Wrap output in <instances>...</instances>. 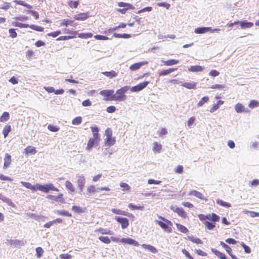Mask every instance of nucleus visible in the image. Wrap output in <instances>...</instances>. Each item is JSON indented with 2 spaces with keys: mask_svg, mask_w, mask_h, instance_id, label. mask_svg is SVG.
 I'll return each mask as SVG.
<instances>
[{
  "mask_svg": "<svg viewBox=\"0 0 259 259\" xmlns=\"http://www.w3.org/2000/svg\"><path fill=\"white\" fill-rule=\"evenodd\" d=\"M91 130L93 134V136L95 139L99 138V129L97 126L91 127Z\"/></svg>",
  "mask_w": 259,
  "mask_h": 259,
  "instance_id": "obj_42",
  "label": "nucleus"
},
{
  "mask_svg": "<svg viewBox=\"0 0 259 259\" xmlns=\"http://www.w3.org/2000/svg\"><path fill=\"white\" fill-rule=\"evenodd\" d=\"M219 72L217 70H211L209 72V75L212 77L217 76L219 75Z\"/></svg>",
  "mask_w": 259,
  "mask_h": 259,
  "instance_id": "obj_60",
  "label": "nucleus"
},
{
  "mask_svg": "<svg viewBox=\"0 0 259 259\" xmlns=\"http://www.w3.org/2000/svg\"><path fill=\"white\" fill-rule=\"evenodd\" d=\"M29 27H30V28H31L32 29H33L34 30L37 31L39 32H42L44 31V27H42L41 26H37V25H33V24L29 25Z\"/></svg>",
  "mask_w": 259,
  "mask_h": 259,
  "instance_id": "obj_44",
  "label": "nucleus"
},
{
  "mask_svg": "<svg viewBox=\"0 0 259 259\" xmlns=\"http://www.w3.org/2000/svg\"><path fill=\"white\" fill-rule=\"evenodd\" d=\"M204 69V67L199 65L191 66L188 68V71L190 72H197L203 71Z\"/></svg>",
  "mask_w": 259,
  "mask_h": 259,
  "instance_id": "obj_17",
  "label": "nucleus"
},
{
  "mask_svg": "<svg viewBox=\"0 0 259 259\" xmlns=\"http://www.w3.org/2000/svg\"><path fill=\"white\" fill-rule=\"evenodd\" d=\"M195 119L194 117H191L189 119L188 121V125L189 127L192 128L193 127V125L195 121Z\"/></svg>",
  "mask_w": 259,
  "mask_h": 259,
  "instance_id": "obj_62",
  "label": "nucleus"
},
{
  "mask_svg": "<svg viewBox=\"0 0 259 259\" xmlns=\"http://www.w3.org/2000/svg\"><path fill=\"white\" fill-rule=\"evenodd\" d=\"M239 24L241 28L242 29L250 28L253 25V23L252 22H247L245 20L241 21H239Z\"/></svg>",
  "mask_w": 259,
  "mask_h": 259,
  "instance_id": "obj_12",
  "label": "nucleus"
},
{
  "mask_svg": "<svg viewBox=\"0 0 259 259\" xmlns=\"http://www.w3.org/2000/svg\"><path fill=\"white\" fill-rule=\"evenodd\" d=\"M234 109L237 113H242L244 111L247 112V111L245 110L244 106L239 103L235 106Z\"/></svg>",
  "mask_w": 259,
  "mask_h": 259,
  "instance_id": "obj_24",
  "label": "nucleus"
},
{
  "mask_svg": "<svg viewBox=\"0 0 259 259\" xmlns=\"http://www.w3.org/2000/svg\"><path fill=\"white\" fill-rule=\"evenodd\" d=\"M190 196H194L196 197L199 198L201 200H203L204 199V197L203 195L200 192L196 191V190H191L189 192L188 194Z\"/></svg>",
  "mask_w": 259,
  "mask_h": 259,
  "instance_id": "obj_18",
  "label": "nucleus"
},
{
  "mask_svg": "<svg viewBox=\"0 0 259 259\" xmlns=\"http://www.w3.org/2000/svg\"><path fill=\"white\" fill-rule=\"evenodd\" d=\"M212 252L220 259H227L226 255L224 253L218 251L214 248L211 249Z\"/></svg>",
  "mask_w": 259,
  "mask_h": 259,
  "instance_id": "obj_25",
  "label": "nucleus"
},
{
  "mask_svg": "<svg viewBox=\"0 0 259 259\" xmlns=\"http://www.w3.org/2000/svg\"><path fill=\"white\" fill-rule=\"evenodd\" d=\"M209 100V98L207 96L203 97L198 102L197 105L199 107L202 106L203 104L206 103Z\"/></svg>",
  "mask_w": 259,
  "mask_h": 259,
  "instance_id": "obj_48",
  "label": "nucleus"
},
{
  "mask_svg": "<svg viewBox=\"0 0 259 259\" xmlns=\"http://www.w3.org/2000/svg\"><path fill=\"white\" fill-rule=\"evenodd\" d=\"M176 226L178 230L180 232L185 234L188 232V229L184 226L179 224H177Z\"/></svg>",
  "mask_w": 259,
  "mask_h": 259,
  "instance_id": "obj_39",
  "label": "nucleus"
},
{
  "mask_svg": "<svg viewBox=\"0 0 259 259\" xmlns=\"http://www.w3.org/2000/svg\"><path fill=\"white\" fill-rule=\"evenodd\" d=\"M259 106V103L258 102L252 100H251L249 104V107L251 108H254L257 107Z\"/></svg>",
  "mask_w": 259,
  "mask_h": 259,
  "instance_id": "obj_50",
  "label": "nucleus"
},
{
  "mask_svg": "<svg viewBox=\"0 0 259 259\" xmlns=\"http://www.w3.org/2000/svg\"><path fill=\"white\" fill-rule=\"evenodd\" d=\"M120 242H121L122 243H123L124 244L132 245L135 246H138L139 245V243H138V242H137V241H136L135 240H134L133 239L130 238H122L120 240Z\"/></svg>",
  "mask_w": 259,
  "mask_h": 259,
  "instance_id": "obj_10",
  "label": "nucleus"
},
{
  "mask_svg": "<svg viewBox=\"0 0 259 259\" xmlns=\"http://www.w3.org/2000/svg\"><path fill=\"white\" fill-rule=\"evenodd\" d=\"M115 219L121 225L122 229L127 228L129 225L127 219L121 217H116Z\"/></svg>",
  "mask_w": 259,
  "mask_h": 259,
  "instance_id": "obj_9",
  "label": "nucleus"
},
{
  "mask_svg": "<svg viewBox=\"0 0 259 259\" xmlns=\"http://www.w3.org/2000/svg\"><path fill=\"white\" fill-rule=\"evenodd\" d=\"M114 93L113 90H105L100 91V94L104 96L106 101H114Z\"/></svg>",
  "mask_w": 259,
  "mask_h": 259,
  "instance_id": "obj_6",
  "label": "nucleus"
},
{
  "mask_svg": "<svg viewBox=\"0 0 259 259\" xmlns=\"http://www.w3.org/2000/svg\"><path fill=\"white\" fill-rule=\"evenodd\" d=\"M147 61H142L135 63L130 67V69L132 71H135L139 69L142 66L147 64Z\"/></svg>",
  "mask_w": 259,
  "mask_h": 259,
  "instance_id": "obj_13",
  "label": "nucleus"
},
{
  "mask_svg": "<svg viewBox=\"0 0 259 259\" xmlns=\"http://www.w3.org/2000/svg\"><path fill=\"white\" fill-rule=\"evenodd\" d=\"M26 13L31 15L35 19H38L39 18L38 13L34 10H27Z\"/></svg>",
  "mask_w": 259,
  "mask_h": 259,
  "instance_id": "obj_45",
  "label": "nucleus"
},
{
  "mask_svg": "<svg viewBox=\"0 0 259 259\" xmlns=\"http://www.w3.org/2000/svg\"><path fill=\"white\" fill-rule=\"evenodd\" d=\"M210 88L212 89L223 90L224 91H226L228 89L227 87L225 84H215L212 85Z\"/></svg>",
  "mask_w": 259,
  "mask_h": 259,
  "instance_id": "obj_36",
  "label": "nucleus"
},
{
  "mask_svg": "<svg viewBox=\"0 0 259 259\" xmlns=\"http://www.w3.org/2000/svg\"><path fill=\"white\" fill-rule=\"evenodd\" d=\"M259 185V180L254 179L249 182V186L251 187H256Z\"/></svg>",
  "mask_w": 259,
  "mask_h": 259,
  "instance_id": "obj_51",
  "label": "nucleus"
},
{
  "mask_svg": "<svg viewBox=\"0 0 259 259\" xmlns=\"http://www.w3.org/2000/svg\"><path fill=\"white\" fill-rule=\"evenodd\" d=\"M10 118V115L9 112H4L2 116L0 117V121L4 122L7 121Z\"/></svg>",
  "mask_w": 259,
  "mask_h": 259,
  "instance_id": "obj_33",
  "label": "nucleus"
},
{
  "mask_svg": "<svg viewBox=\"0 0 259 259\" xmlns=\"http://www.w3.org/2000/svg\"><path fill=\"white\" fill-rule=\"evenodd\" d=\"M77 25V23H75L73 20L64 19L63 22L60 24V25L62 26H68L70 25L72 27H76Z\"/></svg>",
  "mask_w": 259,
  "mask_h": 259,
  "instance_id": "obj_14",
  "label": "nucleus"
},
{
  "mask_svg": "<svg viewBox=\"0 0 259 259\" xmlns=\"http://www.w3.org/2000/svg\"><path fill=\"white\" fill-rule=\"evenodd\" d=\"M161 218L163 221V222L161 221H156V223L165 231L170 232L171 230V226H172L171 222L167 220L164 219L163 218Z\"/></svg>",
  "mask_w": 259,
  "mask_h": 259,
  "instance_id": "obj_5",
  "label": "nucleus"
},
{
  "mask_svg": "<svg viewBox=\"0 0 259 259\" xmlns=\"http://www.w3.org/2000/svg\"><path fill=\"white\" fill-rule=\"evenodd\" d=\"M128 207L131 210L142 209V206L135 205L133 204L132 203L129 204Z\"/></svg>",
  "mask_w": 259,
  "mask_h": 259,
  "instance_id": "obj_57",
  "label": "nucleus"
},
{
  "mask_svg": "<svg viewBox=\"0 0 259 259\" xmlns=\"http://www.w3.org/2000/svg\"><path fill=\"white\" fill-rule=\"evenodd\" d=\"M11 131V126L9 125H6L3 130V134L5 138H6Z\"/></svg>",
  "mask_w": 259,
  "mask_h": 259,
  "instance_id": "obj_37",
  "label": "nucleus"
},
{
  "mask_svg": "<svg viewBox=\"0 0 259 259\" xmlns=\"http://www.w3.org/2000/svg\"><path fill=\"white\" fill-rule=\"evenodd\" d=\"M36 252L37 257L39 258L41 256L42 253H44V250L41 247H38L36 248Z\"/></svg>",
  "mask_w": 259,
  "mask_h": 259,
  "instance_id": "obj_52",
  "label": "nucleus"
},
{
  "mask_svg": "<svg viewBox=\"0 0 259 259\" xmlns=\"http://www.w3.org/2000/svg\"><path fill=\"white\" fill-rule=\"evenodd\" d=\"M217 203L219 205L228 208L231 206V204L229 203L225 202L222 200L218 199L217 201Z\"/></svg>",
  "mask_w": 259,
  "mask_h": 259,
  "instance_id": "obj_49",
  "label": "nucleus"
},
{
  "mask_svg": "<svg viewBox=\"0 0 259 259\" xmlns=\"http://www.w3.org/2000/svg\"><path fill=\"white\" fill-rule=\"evenodd\" d=\"M21 184L26 187L27 189H30L32 191H36V185H32L29 182H25L23 181L21 182Z\"/></svg>",
  "mask_w": 259,
  "mask_h": 259,
  "instance_id": "obj_26",
  "label": "nucleus"
},
{
  "mask_svg": "<svg viewBox=\"0 0 259 259\" xmlns=\"http://www.w3.org/2000/svg\"><path fill=\"white\" fill-rule=\"evenodd\" d=\"M182 252L189 259H194L193 257L190 255L189 252L186 249H183Z\"/></svg>",
  "mask_w": 259,
  "mask_h": 259,
  "instance_id": "obj_63",
  "label": "nucleus"
},
{
  "mask_svg": "<svg viewBox=\"0 0 259 259\" xmlns=\"http://www.w3.org/2000/svg\"><path fill=\"white\" fill-rule=\"evenodd\" d=\"M130 86L126 85L117 90L116 92V94H114V101L119 102L124 101L125 99L124 94L130 89Z\"/></svg>",
  "mask_w": 259,
  "mask_h": 259,
  "instance_id": "obj_2",
  "label": "nucleus"
},
{
  "mask_svg": "<svg viewBox=\"0 0 259 259\" xmlns=\"http://www.w3.org/2000/svg\"><path fill=\"white\" fill-rule=\"evenodd\" d=\"M93 36V34L91 33H81L78 34V37L81 38H89Z\"/></svg>",
  "mask_w": 259,
  "mask_h": 259,
  "instance_id": "obj_43",
  "label": "nucleus"
},
{
  "mask_svg": "<svg viewBox=\"0 0 259 259\" xmlns=\"http://www.w3.org/2000/svg\"><path fill=\"white\" fill-rule=\"evenodd\" d=\"M220 244L226 250V251L229 255L232 253V249L229 245L223 241H221Z\"/></svg>",
  "mask_w": 259,
  "mask_h": 259,
  "instance_id": "obj_38",
  "label": "nucleus"
},
{
  "mask_svg": "<svg viewBox=\"0 0 259 259\" xmlns=\"http://www.w3.org/2000/svg\"><path fill=\"white\" fill-rule=\"evenodd\" d=\"M162 63L166 66H172L179 63V61L175 59H170L166 61H162Z\"/></svg>",
  "mask_w": 259,
  "mask_h": 259,
  "instance_id": "obj_30",
  "label": "nucleus"
},
{
  "mask_svg": "<svg viewBox=\"0 0 259 259\" xmlns=\"http://www.w3.org/2000/svg\"><path fill=\"white\" fill-rule=\"evenodd\" d=\"M95 232H99L101 233V234H108V235H112L113 232L112 231H110L109 230H106L105 229H103L102 228H99V229H97Z\"/></svg>",
  "mask_w": 259,
  "mask_h": 259,
  "instance_id": "obj_29",
  "label": "nucleus"
},
{
  "mask_svg": "<svg viewBox=\"0 0 259 259\" xmlns=\"http://www.w3.org/2000/svg\"><path fill=\"white\" fill-rule=\"evenodd\" d=\"M97 139H95L94 137L93 138H90L88 141L87 148L88 150L91 149L94 146L95 142Z\"/></svg>",
  "mask_w": 259,
  "mask_h": 259,
  "instance_id": "obj_40",
  "label": "nucleus"
},
{
  "mask_svg": "<svg viewBox=\"0 0 259 259\" xmlns=\"http://www.w3.org/2000/svg\"><path fill=\"white\" fill-rule=\"evenodd\" d=\"M77 184L78 188L79 189V193H81L83 189L85 183V179L83 176L80 175L77 176Z\"/></svg>",
  "mask_w": 259,
  "mask_h": 259,
  "instance_id": "obj_8",
  "label": "nucleus"
},
{
  "mask_svg": "<svg viewBox=\"0 0 259 259\" xmlns=\"http://www.w3.org/2000/svg\"><path fill=\"white\" fill-rule=\"evenodd\" d=\"M74 36H61L59 37H58L57 40H66L69 39L73 38Z\"/></svg>",
  "mask_w": 259,
  "mask_h": 259,
  "instance_id": "obj_55",
  "label": "nucleus"
},
{
  "mask_svg": "<svg viewBox=\"0 0 259 259\" xmlns=\"http://www.w3.org/2000/svg\"><path fill=\"white\" fill-rule=\"evenodd\" d=\"M82 122V118L80 116H77L72 120V124L73 125H79Z\"/></svg>",
  "mask_w": 259,
  "mask_h": 259,
  "instance_id": "obj_46",
  "label": "nucleus"
},
{
  "mask_svg": "<svg viewBox=\"0 0 259 259\" xmlns=\"http://www.w3.org/2000/svg\"><path fill=\"white\" fill-rule=\"evenodd\" d=\"M94 37L97 40H108L109 39V38L108 37H107L106 36L101 35H99V34L95 35Z\"/></svg>",
  "mask_w": 259,
  "mask_h": 259,
  "instance_id": "obj_58",
  "label": "nucleus"
},
{
  "mask_svg": "<svg viewBox=\"0 0 259 259\" xmlns=\"http://www.w3.org/2000/svg\"><path fill=\"white\" fill-rule=\"evenodd\" d=\"M26 154H34L36 152V150L34 147L27 146L25 149Z\"/></svg>",
  "mask_w": 259,
  "mask_h": 259,
  "instance_id": "obj_31",
  "label": "nucleus"
},
{
  "mask_svg": "<svg viewBox=\"0 0 259 259\" xmlns=\"http://www.w3.org/2000/svg\"><path fill=\"white\" fill-rule=\"evenodd\" d=\"M162 149V145L157 142H155L153 144L152 150L154 152L159 153Z\"/></svg>",
  "mask_w": 259,
  "mask_h": 259,
  "instance_id": "obj_21",
  "label": "nucleus"
},
{
  "mask_svg": "<svg viewBox=\"0 0 259 259\" xmlns=\"http://www.w3.org/2000/svg\"><path fill=\"white\" fill-rule=\"evenodd\" d=\"M142 246L144 248L149 250L150 251H151V252H152L153 253H155L157 252V249L155 247H154L151 245H147V244H142Z\"/></svg>",
  "mask_w": 259,
  "mask_h": 259,
  "instance_id": "obj_28",
  "label": "nucleus"
},
{
  "mask_svg": "<svg viewBox=\"0 0 259 259\" xmlns=\"http://www.w3.org/2000/svg\"><path fill=\"white\" fill-rule=\"evenodd\" d=\"M116 110V107L114 106H110L107 108L106 111L109 113H113Z\"/></svg>",
  "mask_w": 259,
  "mask_h": 259,
  "instance_id": "obj_64",
  "label": "nucleus"
},
{
  "mask_svg": "<svg viewBox=\"0 0 259 259\" xmlns=\"http://www.w3.org/2000/svg\"><path fill=\"white\" fill-rule=\"evenodd\" d=\"M177 69V68H169L168 69H166V70H163L162 71H161V72H160L159 73V75L160 76H165V75H166L170 73H171L172 72L176 70Z\"/></svg>",
  "mask_w": 259,
  "mask_h": 259,
  "instance_id": "obj_34",
  "label": "nucleus"
},
{
  "mask_svg": "<svg viewBox=\"0 0 259 259\" xmlns=\"http://www.w3.org/2000/svg\"><path fill=\"white\" fill-rule=\"evenodd\" d=\"M187 239L188 240L191 241L193 243H196V244H202L203 243L202 241L200 239H199L198 238L194 237L193 236H187Z\"/></svg>",
  "mask_w": 259,
  "mask_h": 259,
  "instance_id": "obj_22",
  "label": "nucleus"
},
{
  "mask_svg": "<svg viewBox=\"0 0 259 259\" xmlns=\"http://www.w3.org/2000/svg\"><path fill=\"white\" fill-rule=\"evenodd\" d=\"M113 153V150L112 149L109 148H105L103 152V156L109 157Z\"/></svg>",
  "mask_w": 259,
  "mask_h": 259,
  "instance_id": "obj_35",
  "label": "nucleus"
},
{
  "mask_svg": "<svg viewBox=\"0 0 259 259\" xmlns=\"http://www.w3.org/2000/svg\"><path fill=\"white\" fill-rule=\"evenodd\" d=\"M11 163V156L8 154L6 153L5 156L4 158V168H8Z\"/></svg>",
  "mask_w": 259,
  "mask_h": 259,
  "instance_id": "obj_16",
  "label": "nucleus"
},
{
  "mask_svg": "<svg viewBox=\"0 0 259 259\" xmlns=\"http://www.w3.org/2000/svg\"><path fill=\"white\" fill-rule=\"evenodd\" d=\"M157 6L159 7H162L165 8L166 9H169L170 7V4L165 2L158 3Z\"/></svg>",
  "mask_w": 259,
  "mask_h": 259,
  "instance_id": "obj_56",
  "label": "nucleus"
},
{
  "mask_svg": "<svg viewBox=\"0 0 259 259\" xmlns=\"http://www.w3.org/2000/svg\"><path fill=\"white\" fill-rule=\"evenodd\" d=\"M99 239L106 244H109L111 242V239L107 236H100L99 237Z\"/></svg>",
  "mask_w": 259,
  "mask_h": 259,
  "instance_id": "obj_47",
  "label": "nucleus"
},
{
  "mask_svg": "<svg viewBox=\"0 0 259 259\" xmlns=\"http://www.w3.org/2000/svg\"><path fill=\"white\" fill-rule=\"evenodd\" d=\"M150 83L149 81H145L140 83L135 86L130 88V90L132 92H138L145 89Z\"/></svg>",
  "mask_w": 259,
  "mask_h": 259,
  "instance_id": "obj_7",
  "label": "nucleus"
},
{
  "mask_svg": "<svg viewBox=\"0 0 259 259\" xmlns=\"http://www.w3.org/2000/svg\"><path fill=\"white\" fill-rule=\"evenodd\" d=\"M48 128L51 132H56L59 130V127L57 126L49 124L48 126Z\"/></svg>",
  "mask_w": 259,
  "mask_h": 259,
  "instance_id": "obj_54",
  "label": "nucleus"
},
{
  "mask_svg": "<svg viewBox=\"0 0 259 259\" xmlns=\"http://www.w3.org/2000/svg\"><path fill=\"white\" fill-rule=\"evenodd\" d=\"M102 74L105 75L106 76L109 77V78H112L117 75V73L114 70H111V71L102 72Z\"/></svg>",
  "mask_w": 259,
  "mask_h": 259,
  "instance_id": "obj_23",
  "label": "nucleus"
},
{
  "mask_svg": "<svg viewBox=\"0 0 259 259\" xmlns=\"http://www.w3.org/2000/svg\"><path fill=\"white\" fill-rule=\"evenodd\" d=\"M14 2L15 3H16V4H17V5H21V6H24L26 8H27L28 9H29L32 8V6L31 5H29V4H28L27 3H25L23 1H21V0H14Z\"/></svg>",
  "mask_w": 259,
  "mask_h": 259,
  "instance_id": "obj_32",
  "label": "nucleus"
},
{
  "mask_svg": "<svg viewBox=\"0 0 259 259\" xmlns=\"http://www.w3.org/2000/svg\"><path fill=\"white\" fill-rule=\"evenodd\" d=\"M60 258L61 259H71L72 255L68 253L61 254L60 255Z\"/></svg>",
  "mask_w": 259,
  "mask_h": 259,
  "instance_id": "obj_61",
  "label": "nucleus"
},
{
  "mask_svg": "<svg viewBox=\"0 0 259 259\" xmlns=\"http://www.w3.org/2000/svg\"><path fill=\"white\" fill-rule=\"evenodd\" d=\"M39 190L41 192L45 193H48L50 190L55 191H59V189L56 187H55L53 184L51 183L45 184V185H41L39 184H36V191Z\"/></svg>",
  "mask_w": 259,
  "mask_h": 259,
  "instance_id": "obj_3",
  "label": "nucleus"
},
{
  "mask_svg": "<svg viewBox=\"0 0 259 259\" xmlns=\"http://www.w3.org/2000/svg\"><path fill=\"white\" fill-rule=\"evenodd\" d=\"M66 188L70 192L73 193L75 192V188L72 184L69 181H66L65 183Z\"/></svg>",
  "mask_w": 259,
  "mask_h": 259,
  "instance_id": "obj_27",
  "label": "nucleus"
},
{
  "mask_svg": "<svg viewBox=\"0 0 259 259\" xmlns=\"http://www.w3.org/2000/svg\"><path fill=\"white\" fill-rule=\"evenodd\" d=\"M209 30H210L209 27H201L195 28L194 32L197 34H202L208 32Z\"/></svg>",
  "mask_w": 259,
  "mask_h": 259,
  "instance_id": "obj_20",
  "label": "nucleus"
},
{
  "mask_svg": "<svg viewBox=\"0 0 259 259\" xmlns=\"http://www.w3.org/2000/svg\"><path fill=\"white\" fill-rule=\"evenodd\" d=\"M106 138L104 140L105 146L111 147L115 143L116 140L115 137H112V132L109 128L105 131Z\"/></svg>",
  "mask_w": 259,
  "mask_h": 259,
  "instance_id": "obj_4",
  "label": "nucleus"
},
{
  "mask_svg": "<svg viewBox=\"0 0 259 259\" xmlns=\"http://www.w3.org/2000/svg\"><path fill=\"white\" fill-rule=\"evenodd\" d=\"M199 217L205 227L210 230H212L215 227L216 222H218L220 219L219 217L214 213L207 215L200 214Z\"/></svg>",
  "mask_w": 259,
  "mask_h": 259,
  "instance_id": "obj_1",
  "label": "nucleus"
},
{
  "mask_svg": "<svg viewBox=\"0 0 259 259\" xmlns=\"http://www.w3.org/2000/svg\"><path fill=\"white\" fill-rule=\"evenodd\" d=\"M63 194H60L58 196H54L52 195H48L47 197L48 199L54 200L57 202H63V199L62 198Z\"/></svg>",
  "mask_w": 259,
  "mask_h": 259,
  "instance_id": "obj_15",
  "label": "nucleus"
},
{
  "mask_svg": "<svg viewBox=\"0 0 259 259\" xmlns=\"http://www.w3.org/2000/svg\"><path fill=\"white\" fill-rule=\"evenodd\" d=\"M175 172L179 174H182L183 172V166L181 165H179L175 169Z\"/></svg>",
  "mask_w": 259,
  "mask_h": 259,
  "instance_id": "obj_59",
  "label": "nucleus"
},
{
  "mask_svg": "<svg viewBox=\"0 0 259 259\" xmlns=\"http://www.w3.org/2000/svg\"><path fill=\"white\" fill-rule=\"evenodd\" d=\"M12 25L14 26L19 27L20 28H27L29 27V25L28 24L22 23L18 22H14Z\"/></svg>",
  "mask_w": 259,
  "mask_h": 259,
  "instance_id": "obj_41",
  "label": "nucleus"
},
{
  "mask_svg": "<svg viewBox=\"0 0 259 259\" xmlns=\"http://www.w3.org/2000/svg\"><path fill=\"white\" fill-rule=\"evenodd\" d=\"M90 17L88 13H81L74 15V19L76 20L83 21L87 19Z\"/></svg>",
  "mask_w": 259,
  "mask_h": 259,
  "instance_id": "obj_11",
  "label": "nucleus"
},
{
  "mask_svg": "<svg viewBox=\"0 0 259 259\" xmlns=\"http://www.w3.org/2000/svg\"><path fill=\"white\" fill-rule=\"evenodd\" d=\"M9 32L10 33V36L12 38H15L17 37V33H16L15 29H13V28L9 29Z\"/></svg>",
  "mask_w": 259,
  "mask_h": 259,
  "instance_id": "obj_53",
  "label": "nucleus"
},
{
  "mask_svg": "<svg viewBox=\"0 0 259 259\" xmlns=\"http://www.w3.org/2000/svg\"><path fill=\"white\" fill-rule=\"evenodd\" d=\"M181 85L188 89H196L197 82L194 81L185 82L182 83Z\"/></svg>",
  "mask_w": 259,
  "mask_h": 259,
  "instance_id": "obj_19",
  "label": "nucleus"
}]
</instances>
